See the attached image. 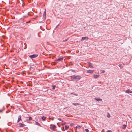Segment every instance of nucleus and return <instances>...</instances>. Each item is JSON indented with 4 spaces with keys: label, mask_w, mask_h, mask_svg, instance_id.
<instances>
[{
    "label": "nucleus",
    "mask_w": 132,
    "mask_h": 132,
    "mask_svg": "<svg viewBox=\"0 0 132 132\" xmlns=\"http://www.w3.org/2000/svg\"><path fill=\"white\" fill-rule=\"evenodd\" d=\"M3 109H2L1 110H0V113H1L3 111Z\"/></svg>",
    "instance_id": "26"
},
{
    "label": "nucleus",
    "mask_w": 132,
    "mask_h": 132,
    "mask_svg": "<svg viewBox=\"0 0 132 132\" xmlns=\"http://www.w3.org/2000/svg\"><path fill=\"white\" fill-rule=\"evenodd\" d=\"M76 128L78 129H80L81 128V126H80L78 125L76 126Z\"/></svg>",
    "instance_id": "20"
},
{
    "label": "nucleus",
    "mask_w": 132,
    "mask_h": 132,
    "mask_svg": "<svg viewBox=\"0 0 132 132\" xmlns=\"http://www.w3.org/2000/svg\"><path fill=\"white\" fill-rule=\"evenodd\" d=\"M100 76L99 75H94L93 76L95 78H97Z\"/></svg>",
    "instance_id": "13"
},
{
    "label": "nucleus",
    "mask_w": 132,
    "mask_h": 132,
    "mask_svg": "<svg viewBox=\"0 0 132 132\" xmlns=\"http://www.w3.org/2000/svg\"><path fill=\"white\" fill-rule=\"evenodd\" d=\"M71 79L72 80H79L81 78V77L79 76H76L73 75L71 76H70Z\"/></svg>",
    "instance_id": "1"
},
{
    "label": "nucleus",
    "mask_w": 132,
    "mask_h": 132,
    "mask_svg": "<svg viewBox=\"0 0 132 132\" xmlns=\"http://www.w3.org/2000/svg\"><path fill=\"white\" fill-rule=\"evenodd\" d=\"M63 59L62 58H59L57 59L56 60L57 61H60L61 60H62Z\"/></svg>",
    "instance_id": "21"
},
{
    "label": "nucleus",
    "mask_w": 132,
    "mask_h": 132,
    "mask_svg": "<svg viewBox=\"0 0 132 132\" xmlns=\"http://www.w3.org/2000/svg\"><path fill=\"white\" fill-rule=\"evenodd\" d=\"M73 124L72 123H71L70 124V125L71 126H73Z\"/></svg>",
    "instance_id": "29"
},
{
    "label": "nucleus",
    "mask_w": 132,
    "mask_h": 132,
    "mask_svg": "<svg viewBox=\"0 0 132 132\" xmlns=\"http://www.w3.org/2000/svg\"><path fill=\"white\" fill-rule=\"evenodd\" d=\"M89 67L90 68H93V67L92 65V64L90 62L88 63Z\"/></svg>",
    "instance_id": "8"
},
{
    "label": "nucleus",
    "mask_w": 132,
    "mask_h": 132,
    "mask_svg": "<svg viewBox=\"0 0 132 132\" xmlns=\"http://www.w3.org/2000/svg\"><path fill=\"white\" fill-rule=\"evenodd\" d=\"M6 113H7V111H6Z\"/></svg>",
    "instance_id": "31"
},
{
    "label": "nucleus",
    "mask_w": 132,
    "mask_h": 132,
    "mask_svg": "<svg viewBox=\"0 0 132 132\" xmlns=\"http://www.w3.org/2000/svg\"><path fill=\"white\" fill-rule=\"evenodd\" d=\"M126 127H127L126 125H122V126L121 127V128L123 129H125L126 128Z\"/></svg>",
    "instance_id": "11"
},
{
    "label": "nucleus",
    "mask_w": 132,
    "mask_h": 132,
    "mask_svg": "<svg viewBox=\"0 0 132 132\" xmlns=\"http://www.w3.org/2000/svg\"><path fill=\"white\" fill-rule=\"evenodd\" d=\"M90 132H92V131H91Z\"/></svg>",
    "instance_id": "33"
},
{
    "label": "nucleus",
    "mask_w": 132,
    "mask_h": 132,
    "mask_svg": "<svg viewBox=\"0 0 132 132\" xmlns=\"http://www.w3.org/2000/svg\"><path fill=\"white\" fill-rule=\"evenodd\" d=\"M100 72L101 73H104L105 72V71L104 70H101L100 71Z\"/></svg>",
    "instance_id": "22"
},
{
    "label": "nucleus",
    "mask_w": 132,
    "mask_h": 132,
    "mask_svg": "<svg viewBox=\"0 0 132 132\" xmlns=\"http://www.w3.org/2000/svg\"><path fill=\"white\" fill-rule=\"evenodd\" d=\"M38 55L37 54H33L30 55L29 56L30 57L34 58L38 56Z\"/></svg>",
    "instance_id": "2"
},
{
    "label": "nucleus",
    "mask_w": 132,
    "mask_h": 132,
    "mask_svg": "<svg viewBox=\"0 0 132 132\" xmlns=\"http://www.w3.org/2000/svg\"><path fill=\"white\" fill-rule=\"evenodd\" d=\"M21 116H19L18 117V120H17L18 122H19L20 121V120H21Z\"/></svg>",
    "instance_id": "9"
},
{
    "label": "nucleus",
    "mask_w": 132,
    "mask_h": 132,
    "mask_svg": "<svg viewBox=\"0 0 132 132\" xmlns=\"http://www.w3.org/2000/svg\"><path fill=\"white\" fill-rule=\"evenodd\" d=\"M73 93H71V94H73Z\"/></svg>",
    "instance_id": "32"
},
{
    "label": "nucleus",
    "mask_w": 132,
    "mask_h": 132,
    "mask_svg": "<svg viewBox=\"0 0 132 132\" xmlns=\"http://www.w3.org/2000/svg\"><path fill=\"white\" fill-rule=\"evenodd\" d=\"M72 104L75 106H76L78 105L79 104V103H72Z\"/></svg>",
    "instance_id": "15"
},
{
    "label": "nucleus",
    "mask_w": 132,
    "mask_h": 132,
    "mask_svg": "<svg viewBox=\"0 0 132 132\" xmlns=\"http://www.w3.org/2000/svg\"><path fill=\"white\" fill-rule=\"evenodd\" d=\"M46 117H44V116H43V117H42V119L43 120V121H44L46 119Z\"/></svg>",
    "instance_id": "14"
},
{
    "label": "nucleus",
    "mask_w": 132,
    "mask_h": 132,
    "mask_svg": "<svg viewBox=\"0 0 132 132\" xmlns=\"http://www.w3.org/2000/svg\"><path fill=\"white\" fill-rule=\"evenodd\" d=\"M69 126H67V125L65 126V129L67 130L69 128Z\"/></svg>",
    "instance_id": "16"
},
{
    "label": "nucleus",
    "mask_w": 132,
    "mask_h": 132,
    "mask_svg": "<svg viewBox=\"0 0 132 132\" xmlns=\"http://www.w3.org/2000/svg\"><path fill=\"white\" fill-rule=\"evenodd\" d=\"M88 39V38L87 37H82L81 40L83 41L85 40H87Z\"/></svg>",
    "instance_id": "4"
},
{
    "label": "nucleus",
    "mask_w": 132,
    "mask_h": 132,
    "mask_svg": "<svg viewBox=\"0 0 132 132\" xmlns=\"http://www.w3.org/2000/svg\"><path fill=\"white\" fill-rule=\"evenodd\" d=\"M19 126L20 127H24L26 126V125L23 123H19Z\"/></svg>",
    "instance_id": "5"
},
{
    "label": "nucleus",
    "mask_w": 132,
    "mask_h": 132,
    "mask_svg": "<svg viewBox=\"0 0 132 132\" xmlns=\"http://www.w3.org/2000/svg\"><path fill=\"white\" fill-rule=\"evenodd\" d=\"M121 68H122L123 67V66L121 64H119V65H117Z\"/></svg>",
    "instance_id": "12"
},
{
    "label": "nucleus",
    "mask_w": 132,
    "mask_h": 132,
    "mask_svg": "<svg viewBox=\"0 0 132 132\" xmlns=\"http://www.w3.org/2000/svg\"><path fill=\"white\" fill-rule=\"evenodd\" d=\"M46 11H45L44 12V13L43 14V15L46 16Z\"/></svg>",
    "instance_id": "24"
},
{
    "label": "nucleus",
    "mask_w": 132,
    "mask_h": 132,
    "mask_svg": "<svg viewBox=\"0 0 132 132\" xmlns=\"http://www.w3.org/2000/svg\"><path fill=\"white\" fill-rule=\"evenodd\" d=\"M107 132H112L111 130H108L107 131Z\"/></svg>",
    "instance_id": "27"
},
{
    "label": "nucleus",
    "mask_w": 132,
    "mask_h": 132,
    "mask_svg": "<svg viewBox=\"0 0 132 132\" xmlns=\"http://www.w3.org/2000/svg\"><path fill=\"white\" fill-rule=\"evenodd\" d=\"M55 128V126L54 125H51L50 128L52 130H54Z\"/></svg>",
    "instance_id": "7"
},
{
    "label": "nucleus",
    "mask_w": 132,
    "mask_h": 132,
    "mask_svg": "<svg viewBox=\"0 0 132 132\" xmlns=\"http://www.w3.org/2000/svg\"><path fill=\"white\" fill-rule=\"evenodd\" d=\"M59 25V24H58L56 27L55 28H57L58 26Z\"/></svg>",
    "instance_id": "28"
},
{
    "label": "nucleus",
    "mask_w": 132,
    "mask_h": 132,
    "mask_svg": "<svg viewBox=\"0 0 132 132\" xmlns=\"http://www.w3.org/2000/svg\"><path fill=\"white\" fill-rule=\"evenodd\" d=\"M52 89L54 90V89H55V88L56 86L55 85H53V86H52Z\"/></svg>",
    "instance_id": "19"
},
{
    "label": "nucleus",
    "mask_w": 132,
    "mask_h": 132,
    "mask_svg": "<svg viewBox=\"0 0 132 132\" xmlns=\"http://www.w3.org/2000/svg\"><path fill=\"white\" fill-rule=\"evenodd\" d=\"M95 100H96L98 101H102V100L100 98L95 97L94 98Z\"/></svg>",
    "instance_id": "6"
},
{
    "label": "nucleus",
    "mask_w": 132,
    "mask_h": 132,
    "mask_svg": "<svg viewBox=\"0 0 132 132\" xmlns=\"http://www.w3.org/2000/svg\"><path fill=\"white\" fill-rule=\"evenodd\" d=\"M132 91L130 90V89H128L127 90H126V93H131Z\"/></svg>",
    "instance_id": "10"
},
{
    "label": "nucleus",
    "mask_w": 132,
    "mask_h": 132,
    "mask_svg": "<svg viewBox=\"0 0 132 132\" xmlns=\"http://www.w3.org/2000/svg\"><path fill=\"white\" fill-rule=\"evenodd\" d=\"M107 117L108 118H109L110 117V116L109 113H108L106 115Z\"/></svg>",
    "instance_id": "18"
},
{
    "label": "nucleus",
    "mask_w": 132,
    "mask_h": 132,
    "mask_svg": "<svg viewBox=\"0 0 132 132\" xmlns=\"http://www.w3.org/2000/svg\"><path fill=\"white\" fill-rule=\"evenodd\" d=\"M35 124L37 125H38V126H40V124L38 122H37L36 121H35Z\"/></svg>",
    "instance_id": "17"
},
{
    "label": "nucleus",
    "mask_w": 132,
    "mask_h": 132,
    "mask_svg": "<svg viewBox=\"0 0 132 132\" xmlns=\"http://www.w3.org/2000/svg\"><path fill=\"white\" fill-rule=\"evenodd\" d=\"M94 71V70H87L86 72L88 73H93Z\"/></svg>",
    "instance_id": "3"
},
{
    "label": "nucleus",
    "mask_w": 132,
    "mask_h": 132,
    "mask_svg": "<svg viewBox=\"0 0 132 132\" xmlns=\"http://www.w3.org/2000/svg\"><path fill=\"white\" fill-rule=\"evenodd\" d=\"M74 95H76V96H77L78 95V94H74Z\"/></svg>",
    "instance_id": "30"
},
{
    "label": "nucleus",
    "mask_w": 132,
    "mask_h": 132,
    "mask_svg": "<svg viewBox=\"0 0 132 132\" xmlns=\"http://www.w3.org/2000/svg\"><path fill=\"white\" fill-rule=\"evenodd\" d=\"M29 120V121H30L32 119V118L31 117H28Z\"/></svg>",
    "instance_id": "23"
},
{
    "label": "nucleus",
    "mask_w": 132,
    "mask_h": 132,
    "mask_svg": "<svg viewBox=\"0 0 132 132\" xmlns=\"http://www.w3.org/2000/svg\"><path fill=\"white\" fill-rule=\"evenodd\" d=\"M85 131L87 132H88L89 131L88 129H85Z\"/></svg>",
    "instance_id": "25"
}]
</instances>
